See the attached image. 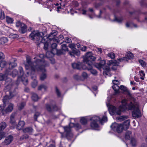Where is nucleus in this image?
Returning <instances> with one entry per match:
<instances>
[{
  "label": "nucleus",
  "mask_w": 147,
  "mask_h": 147,
  "mask_svg": "<svg viewBox=\"0 0 147 147\" xmlns=\"http://www.w3.org/2000/svg\"><path fill=\"white\" fill-rule=\"evenodd\" d=\"M45 33H44L41 32L34 31L29 35V37L32 40L36 42L38 45L42 43L44 45V49L47 50L48 49L49 47L47 42L49 38L48 39L47 37L45 38Z\"/></svg>",
  "instance_id": "nucleus-3"
},
{
  "label": "nucleus",
  "mask_w": 147,
  "mask_h": 147,
  "mask_svg": "<svg viewBox=\"0 0 147 147\" xmlns=\"http://www.w3.org/2000/svg\"><path fill=\"white\" fill-rule=\"evenodd\" d=\"M72 66L74 69H80L81 66L80 63H74L72 64Z\"/></svg>",
  "instance_id": "nucleus-24"
},
{
  "label": "nucleus",
  "mask_w": 147,
  "mask_h": 147,
  "mask_svg": "<svg viewBox=\"0 0 147 147\" xmlns=\"http://www.w3.org/2000/svg\"><path fill=\"white\" fill-rule=\"evenodd\" d=\"M9 37L11 38H17L18 37V36L17 34L11 33L9 35Z\"/></svg>",
  "instance_id": "nucleus-40"
},
{
  "label": "nucleus",
  "mask_w": 147,
  "mask_h": 147,
  "mask_svg": "<svg viewBox=\"0 0 147 147\" xmlns=\"http://www.w3.org/2000/svg\"><path fill=\"white\" fill-rule=\"evenodd\" d=\"M129 110H133L132 116L134 119L140 117L141 116V114L139 109L138 103L134 99L130 102L128 106Z\"/></svg>",
  "instance_id": "nucleus-5"
},
{
  "label": "nucleus",
  "mask_w": 147,
  "mask_h": 147,
  "mask_svg": "<svg viewBox=\"0 0 147 147\" xmlns=\"http://www.w3.org/2000/svg\"><path fill=\"white\" fill-rule=\"evenodd\" d=\"M7 75L6 73L4 74H0V81L5 80L6 86L4 90L7 94H9V98L10 99L17 95V88L13 85L11 79L7 77Z\"/></svg>",
  "instance_id": "nucleus-2"
},
{
  "label": "nucleus",
  "mask_w": 147,
  "mask_h": 147,
  "mask_svg": "<svg viewBox=\"0 0 147 147\" xmlns=\"http://www.w3.org/2000/svg\"><path fill=\"white\" fill-rule=\"evenodd\" d=\"M27 26L24 24L21 25V26L19 30L20 32L22 34L25 33L27 31Z\"/></svg>",
  "instance_id": "nucleus-18"
},
{
  "label": "nucleus",
  "mask_w": 147,
  "mask_h": 147,
  "mask_svg": "<svg viewBox=\"0 0 147 147\" xmlns=\"http://www.w3.org/2000/svg\"><path fill=\"white\" fill-rule=\"evenodd\" d=\"M45 107L46 110L49 112H52L58 110V108L56 105L55 104H48L45 105Z\"/></svg>",
  "instance_id": "nucleus-11"
},
{
  "label": "nucleus",
  "mask_w": 147,
  "mask_h": 147,
  "mask_svg": "<svg viewBox=\"0 0 147 147\" xmlns=\"http://www.w3.org/2000/svg\"><path fill=\"white\" fill-rule=\"evenodd\" d=\"M19 69L20 75L18 77V80H21L23 84L25 85H26L28 84V80L27 77L24 76V72L23 68L21 67H19Z\"/></svg>",
  "instance_id": "nucleus-10"
},
{
  "label": "nucleus",
  "mask_w": 147,
  "mask_h": 147,
  "mask_svg": "<svg viewBox=\"0 0 147 147\" xmlns=\"http://www.w3.org/2000/svg\"><path fill=\"white\" fill-rule=\"evenodd\" d=\"M31 98L32 100L35 101H36L40 99L38 95L36 93L33 92L32 93Z\"/></svg>",
  "instance_id": "nucleus-21"
},
{
  "label": "nucleus",
  "mask_w": 147,
  "mask_h": 147,
  "mask_svg": "<svg viewBox=\"0 0 147 147\" xmlns=\"http://www.w3.org/2000/svg\"><path fill=\"white\" fill-rule=\"evenodd\" d=\"M25 125V122L24 121H20L17 127V129L20 130L22 129Z\"/></svg>",
  "instance_id": "nucleus-20"
},
{
  "label": "nucleus",
  "mask_w": 147,
  "mask_h": 147,
  "mask_svg": "<svg viewBox=\"0 0 147 147\" xmlns=\"http://www.w3.org/2000/svg\"><path fill=\"white\" fill-rule=\"evenodd\" d=\"M74 127L77 130H78L81 128L80 125L78 123H76L74 125Z\"/></svg>",
  "instance_id": "nucleus-46"
},
{
  "label": "nucleus",
  "mask_w": 147,
  "mask_h": 147,
  "mask_svg": "<svg viewBox=\"0 0 147 147\" xmlns=\"http://www.w3.org/2000/svg\"><path fill=\"white\" fill-rule=\"evenodd\" d=\"M92 122L91 123V126L93 129H95L98 127L97 121H100V118L98 117H92L90 119Z\"/></svg>",
  "instance_id": "nucleus-12"
},
{
  "label": "nucleus",
  "mask_w": 147,
  "mask_h": 147,
  "mask_svg": "<svg viewBox=\"0 0 147 147\" xmlns=\"http://www.w3.org/2000/svg\"><path fill=\"white\" fill-rule=\"evenodd\" d=\"M119 89L123 90L124 91H127V88L123 86H121L120 87H119Z\"/></svg>",
  "instance_id": "nucleus-50"
},
{
  "label": "nucleus",
  "mask_w": 147,
  "mask_h": 147,
  "mask_svg": "<svg viewBox=\"0 0 147 147\" xmlns=\"http://www.w3.org/2000/svg\"><path fill=\"white\" fill-rule=\"evenodd\" d=\"M82 76L84 78L86 79L88 77V75L87 73L85 72H84L82 74Z\"/></svg>",
  "instance_id": "nucleus-49"
},
{
  "label": "nucleus",
  "mask_w": 147,
  "mask_h": 147,
  "mask_svg": "<svg viewBox=\"0 0 147 147\" xmlns=\"http://www.w3.org/2000/svg\"><path fill=\"white\" fill-rule=\"evenodd\" d=\"M59 39H60L61 40H62L64 38V37L63 35H60L59 36Z\"/></svg>",
  "instance_id": "nucleus-64"
},
{
  "label": "nucleus",
  "mask_w": 147,
  "mask_h": 147,
  "mask_svg": "<svg viewBox=\"0 0 147 147\" xmlns=\"http://www.w3.org/2000/svg\"><path fill=\"white\" fill-rule=\"evenodd\" d=\"M40 113L38 112H36L34 116V118L35 121H37V117L40 116Z\"/></svg>",
  "instance_id": "nucleus-41"
},
{
  "label": "nucleus",
  "mask_w": 147,
  "mask_h": 147,
  "mask_svg": "<svg viewBox=\"0 0 147 147\" xmlns=\"http://www.w3.org/2000/svg\"><path fill=\"white\" fill-rule=\"evenodd\" d=\"M55 35L54 34V33H51L49 36V40L51 42L50 43H51V47L52 50L51 52H47L46 53V56L48 57V55L49 54L51 53L52 54L55 53V51L57 47V44L55 43H53L52 42H55L57 43H59V40L58 38L57 37H55Z\"/></svg>",
  "instance_id": "nucleus-7"
},
{
  "label": "nucleus",
  "mask_w": 147,
  "mask_h": 147,
  "mask_svg": "<svg viewBox=\"0 0 147 147\" xmlns=\"http://www.w3.org/2000/svg\"><path fill=\"white\" fill-rule=\"evenodd\" d=\"M74 45L73 44H70L69 45V47L70 48H71V49H75L74 48Z\"/></svg>",
  "instance_id": "nucleus-57"
},
{
  "label": "nucleus",
  "mask_w": 147,
  "mask_h": 147,
  "mask_svg": "<svg viewBox=\"0 0 147 147\" xmlns=\"http://www.w3.org/2000/svg\"><path fill=\"white\" fill-rule=\"evenodd\" d=\"M127 100L124 99L122 101V105L119 107V110L122 111H123L127 109Z\"/></svg>",
  "instance_id": "nucleus-15"
},
{
  "label": "nucleus",
  "mask_w": 147,
  "mask_h": 147,
  "mask_svg": "<svg viewBox=\"0 0 147 147\" xmlns=\"http://www.w3.org/2000/svg\"><path fill=\"white\" fill-rule=\"evenodd\" d=\"M55 91L57 96L58 97H60L61 96V93L57 87L56 86L55 87Z\"/></svg>",
  "instance_id": "nucleus-45"
},
{
  "label": "nucleus",
  "mask_w": 147,
  "mask_h": 147,
  "mask_svg": "<svg viewBox=\"0 0 147 147\" xmlns=\"http://www.w3.org/2000/svg\"><path fill=\"white\" fill-rule=\"evenodd\" d=\"M96 59L95 57L93 56L92 53L91 52L87 53L84 59V62L86 63L87 65L86 67L84 66L82 67V68L84 69H87L88 70H90L92 74L96 75L97 74V71L95 69H92V61H94Z\"/></svg>",
  "instance_id": "nucleus-4"
},
{
  "label": "nucleus",
  "mask_w": 147,
  "mask_h": 147,
  "mask_svg": "<svg viewBox=\"0 0 147 147\" xmlns=\"http://www.w3.org/2000/svg\"><path fill=\"white\" fill-rule=\"evenodd\" d=\"M46 63H47L46 66H45V70L43 71H41V72H42V73L40 75V80L42 81L44 80L47 77V75L45 73V72L46 71V70L45 69V67L48 66L49 64L47 61H46Z\"/></svg>",
  "instance_id": "nucleus-17"
},
{
  "label": "nucleus",
  "mask_w": 147,
  "mask_h": 147,
  "mask_svg": "<svg viewBox=\"0 0 147 147\" xmlns=\"http://www.w3.org/2000/svg\"><path fill=\"white\" fill-rule=\"evenodd\" d=\"M122 20L123 19L121 18H115V20L119 23L121 22L122 21Z\"/></svg>",
  "instance_id": "nucleus-55"
},
{
  "label": "nucleus",
  "mask_w": 147,
  "mask_h": 147,
  "mask_svg": "<svg viewBox=\"0 0 147 147\" xmlns=\"http://www.w3.org/2000/svg\"><path fill=\"white\" fill-rule=\"evenodd\" d=\"M130 123V120L129 119L125 121L123 124L114 123L112 124L111 127L113 131L120 133H121L123 129H127L129 127Z\"/></svg>",
  "instance_id": "nucleus-6"
},
{
  "label": "nucleus",
  "mask_w": 147,
  "mask_h": 147,
  "mask_svg": "<svg viewBox=\"0 0 147 147\" xmlns=\"http://www.w3.org/2000/svg\"><path fill=\"white\" fill-rule=\"evenodd\" d=\"M0 43L1 44H4L8 41V39L5 37H2L0 39Z\"/></svg>",
  "instance_id": "nucleus-27"
},
{
  "label": "nucleus",
  "mask_w": 147,
  "mask_h": 147,
  "mask_svg": "<svg viewBox=\"0 0 147 147\" xmlns=\"http://www.w3.org/2000/svg\"><path fill=\"white\" fill-rule=\"evenodd\" d=\"M37 84V82L36 81H34L32 83V86L33 88H35Z\"/></svg>",
  "instance_id": "nucleus-54"
},
{
  "label": "nucleus",
  "mask_w": 147,
  "mask_h": 147,
  "mask_svg": "<svg viewBox=\"0 0 147 147\" xmlns=\"http://www.w3.org/2000/svg\"><path fill=\"white\" fill-rule=\"evenodd\" d=\"M4 54L1 52H0V60H1L5 58Z\"/></svg>",
  "instance_id": "nucleus-52"
},
{
  "label": "nucleus",
  "mask_w": 147,
  "mask_h": 147,
  "mask_svg": "<svg viewBox=\"0 0 147 147\" xmlns=\"http://www.w3.org/2000/svg\"><path fill=\"white\" fill-rule=\"evenodd\" d=\"M72 52L75 55H76L77 56H79L80 55V51L76 49H72Z\"/></svg>",
  "instance_id": "nucleus-30"
},
{
  "label": "nucleus",
  "mask_w": 147,
  "mask_h": 147,
  "mask_svg": "<svg viewBox=\"0 0 147 147\" xmlns=\"http://www.w3.org/2000/svg\"><path fill=\"white\" fill-rule=\"evenodd\" d=\"M117 110L116 107L113 105H110L109 108V111L111 114L113 115L116 113L118 115H120L121 112L122 111H120L119 109L118 111H117Z\"/></svg>",
  "instance_id": "nucleus-13"
},
{
  "label": "nucleus",
  "mask_w": 147,
  "mask_h": 147,
  "mask_svg": "<svg viewBox=\"0 0 147 147\" xmlns=\"http://www.w3.org/2000/svg\"><path fill=\"white\" fill-rule=\"evenodd\" d=\"M13 139V137L11 135H9L6 137L3 142L4 145H7L11 143Z\"/></svg>",
  "instance_id": "nucleus-16"
},
{
  "label": "nucleus",
  "mask_w": 147,
  "mask_h": 147,
  "mask_svg": "<svg viewBox=\"0 0 147 147\" xmlns=\"http://www.w3.org/2000/svg\"><path fill=\"white\" fill-rule=\"evenodd\" d=\"M28 137V135L24 134L22 136L20 137V139L22 140L25 139L27 138Z\"/></svg>",
  "instance_id": "nucleus-53"
},
{
  "label": "nucleus",
  "mask_w": 147,
  "mask_h": 147,
  "mask_svg": "<svg viewBox=\"0 0 147 147\" xmlns=\"http://www.w3.org/2000/svg\"><path fill=\"white\" fill-rule=\"evenodd\" d=\"M127 117L126 116H121L118 118V119L120 121H122L123 120L127 119Z\"/></svg>",
  "instance_id": "nucleus-43"
},
{
  "label": "nucleus",
  "mask_w": 147,
  "mask_h": 147,
  "mask_svg": "<svg viewBox=\"0 0 147 147\" xmlns=\"http://www.w3.org/2000/svg\"><path fill=\"white\" fill-rule=\"evenodd\" d=\"M15 114H12L11 115L10 117V123L14 126H16L17 125V124H16L14 119L15 116Z\"/></svg>",
  "instance_id": "nucleus-22"
},
{
  "label": "nucleus",
  "mask_w": 147,
  "mask_h": 147,
  "mask_svg": "<svg viewBox=\"0 0 147 147\" xmlns=\"http://www.w3.org/2000/svg\"><path fill=\"white\" fill-rule=\"evenodd\" d=\"M86 47L85 46H83L81 49V50L82 51H86Z\"/></svg>",
  "instance_id": "nucleus-60"
},
{
  "label": "nucleus",
  "mask_w": 147,
  "mask_h": 147,
  "mask_svg": "<svg viewBox=\"0 0 147 147\" xmlns=\"http://www.w3.org/2000/svg\"><path fill=\"white\" fill-rule=\"evenodd\" d=\"M55 53L53 54H57V55H59L61 54H62L64 53V51H63L62 49L58 50L57 49H55Z\"/></svg>",
  "instance_id": "nucleus-28"
},
{
  "label": "nucleus",
  "mask_w": 147,
  "mask_h": 147,
  "mask_svg": "<svg viewBox=\"0 0 147 147\" xmlns=\"http://www.w3.org/2000/svg\"><path fill=\"white\" fill-rule=\"evenodd\" d=\"M131 132L130 131H127L125 133V138L126 139L129 140L131 137Z\"/></svg>",
  "instance_id": "nucleus-26"
},
{
  "label": "nucleus",
  "mask_w": 147,
  "mask_h": 147,
  "mask_svg": "<svg viewBox=\"0 0 147 147\" xmlns=\"http://www.w3.org/2000/svg\"><path fill=\"white\" fill-rule=\"evenodd\" d=\"M112 88L116 92H117L118 90L119 89V87L117 85H113L112 86Z\"/></svg>",
  "instance_id": "nucleus-38"
},
{
  "label": "nucleus",
  "mask_w": 147,
  "mask_h": 147,
  "mask_svg": "<svg viewBox=\"0 0 147 147\" xmlns=\"http://www.w3.org/2000/svg\"><path fill=\"white\" fill-rule=\"evenodd\" d=\"M13 105L11 103H9L6 109V113L11 112L13 109Z\"/></svg>",
  "instance_id": "nucleus-23"
},
{
  "label": "nucleus",
  "mask_w": 147,
  "mask_h": 147,
  "mask_svg": "<svg viewBox=\"0 0 147 147\" xmlns=\"http://www.w3.org/2000/svg\"><path fill=\"white\" fill-rule=\"evenodd\" d=\"M134 80L137 82H139V78L137 76H135L134 78Z\"/></svg>",
  "instance_id": "nucleus-58"
},
{
  "label": "nucleus",
  "mask_w": 147,
  "mask_h": 147,
  "mask_svg": "<svg viewBox=\"0 0 147 147\" xmlns=\"http://www.w3.org/2000/svg\"><path fill=\"white\" fill-rule=\"evenodd\" d=\"M73 77L74 79L76 80H78L79 78V77L78 75H74Z\"/></svg>",
  "instance_id": "nucleus-62"
},
{
  "label": "nucleus",
  "mask_w": 147,
  "mask_h": 147,
  "mask_svg": "<svg viewBox=\"0 0 147 147\" xmlns=\"http://www.w3.org/2000/svg\"><path fill=\"white\" fill-rule=\"evenodd\" d=\"M133 55L130 52L128 53L125 57H123L122 58H120L118 59L119 61H128V60L132 58L133 57Z\"/></svg>",
  "instance_id": "nucleus-14"
},
{
  "label": "nucleus",
  "mask_w": 147,
  "mask_h": 147,
  "mask_svg": "<svg viewBox=\"0 0 147 147\" xmlns=\"http://www.w3.org/2000/svg\"><path fill=\"white\" fill-rule=\"evenodd\" d=\"M80 122L83 125H85L87 123V120L84 117L82 118L80 120Z\"/></svg>",
  "instance_id": "nucleus-37"
},
{
  "label": "nucleus",
  "mask_w": 147,
  "mask_h": 147,
  "mask_svg": "<svg viewBox=\"0 0 147 147\" xmlns=\"http://www.w3.org/2000/svg\"><path fill=\"white\" fill-rule=\"evenodd\" d=\"M0 18L1 20H3L5 18V15L4 12H1L0 14Z\"/></svg>",
  "instance_id": "nucleus-51"
},
{
  "label": "nucleus",
  "mask_w": 147,
  "mask_h": 147,
  "mask_svg": "<svg viewBox=\"0 0 147 147\" xmlns=\"http://www.w3.org/2000/svg\"><path fill=\"white\" fill-rule=\"evenodd\" d=\"M60 44H61V49L64 52L67 51H68V48L66 45L65 44V42H62Z\"/></svg>",
  "instance_id": "nucleus-25"
},
{
  "label": "nucleus",
  "mask_w": 147,
  "mask_h": 147,
  "mask_svg": "<svg viewBox=\"0 0 147 147\" xmlns=\"http://www.w3.org/2000/svg\"><path fill=\"white\" fill-rule=\"evenodd\" d=\"M138 62L140 65L143 67H145L146 66V62L142 59H139Z\"/></svg>",
  "instance_id": "nucleus-35"
},
{
  "label": "nucleus",
  "mask_w": 147,
  "mask_h": 147,
  "mask_svg": "<svg viewBox=\"0 0 147 147\" xmlns=\"http://www.w3.org/2000/svg\"><path fill=\"white\" fill-rule=\"evenodd\" d=\"M140 74L141 77L140 78L142 79V80H144V77L145 76V74L144 73V71L143 70H141L139 71V72Z\"/></svg>",
  "instance_id": "nucleus-32"
},
{
  "label": "nucleus",
  "mask_w": 147,
  "mask_h": 147,
  "mask_svg": "<svg viewBox=\"0 0 147 147\" xmlns=\"http://www.w3.org/2000/svg\"><path fill=\"white\" fill-rule=\"evenodd\" d=\"M6 127V124L4 122H2L0 125V132L1 130L4 129ZM0 135H1V132H0Z\"/></svg>",
  "instance_id": "nucleus-29"
},
{
  "label": "nucleus",
  "mask_w": 147,
  "mask_h": 147,
  "mask_svg": "<svg viewBox=\"0 0 147 147\" xmlns=\"http://www.w3.org/2000/svg\"><path fill=\"white\" fill-rule=\"evenodd\" d=\"M7 65V63L6 61H3L0 63V67L1 68L5 67Z\"/></svg>",
  "instance_id": "nucleus-33"
},
{
  "label": "nucleus",
  "mask_w": 147,
  "mask_h": 147,
  "mask_svg": "<svg viewBox=\"0 0 147 147\" xmlns=\"http://www.w3.org/2000/svg\"><path fill=\"white\" fill-rule=\"evenodd\" d=\"M47 88V87L45 85L42 84L39 86L38 88V90H41L42 89H44L45 90H46Z\"/></svg>",
  "instance_id": "nucleus-36"
},
{
  "label": "nucleus",
  "mask_w": 147,
  "mask_h": 147,
  "mask_svg": "<svg viewBox=\"0 0 147 147\" xmlns=\"http://www.w3.org/2000/svg\"><path fill=\"white\" fill-rule=\"evenodd\" d=\"M106 61L105 60H102L99 63L97 64V68H102L104 69V71L103 74L104 75L108 76L109 74L110 71V68L109 66L111 64L114 63L113 61L111 60L108 61L107 63L108 66H105Z\"/></svg>",
  "instance_id": "nucleus-8"
},
{
  "label": "nucleus",
  "mask_w": 147,
  "mask_h": 147,
  "mask_svg": "<svg viewBox=\"0 0 147 147\" xmlns=\"http://www.w3.org/2000/svg\"><path fill=\"white\" fill-rule=\"evenodd\" d=\"M69 54L71 56V57H74V53H73V52L72 51L71 52H69Z\"/></svg>",
  "instance_id": "nucleus-63"
},
{
  "label": "nucleus",
  "mask_w": 147,
  "mask_h": 147,
  "mask_svg": "<svg viewBox=\"0 0 147 147\" xmlns=\"http://www.w3.org/2000/svg\"><path fill=\"white\" fill-rule=\"evenodd\" d=\"M131 142L132 146H135L136 144V139L134 138H132L131 139Z\"/></svg>",
  "instance_id": "nucleus-39"
},
{
  "label": "nucleus",
  "mask_w": 147,
  "mask_h": 147,
  "mask_svg": "<svg viewBox=\"0 0 147 147\" xmlns=\"http://www.w3.org/2000/svg\"><path fill=\"white\" fill-rule=\"evenodd\" d=\"M6 73L7 75H11L13 77H14L18 74V72L16 70L14 69L12 71V73L11 74L10 72H9L8 70H6Z\"/></svg>",
  "instance_id": "nucleus-19"
},
{
  "label": "nucleus",
  "mask_w": 147,
  "mask_h": 147,
  "mask_svg": "<svg viewBox=\"0 0 147 147\" xmlns=\"http://www.w3.org/2000/svg\"><path fill=\"white\" fill-rule=\"evenodd\" d=\"M65 131L66 132L65 135L63 133L60 132L61 135V137L64 138L65 137L68 140H70L73 137V134L71 131L70 126H66L64 127Z\"/></svg>",
  "instance_id": "nucleus-9"
},
{
  "label": "nucleus",
  "mask_w": 147,
  "mask_h": 147,
  "mask_svg": "<svg viewBox=\"0 0 147 147\" xmlns=\"http://www.w3.org/2000/svg\"><path fill=\"white\" fill-rule=\"evenodd\" d=\"M132 25H133L134 26V27H137V25L136 24H134L133 23H131L130 24H129L128 22L126 23V27L128 28V27H130V26H131Z\"/></svg>",
  "instance_id": "nucleus-48"
},
{
  "label": "nucleus",
  "mask_w": 147,
  "mask_h": 147,
  "mask_svg": "<svg viewBox=\"0 0 147 147\" xmlns=\"http://www.w3.org/2000/svg\"><path fill=\"white\" fill-rule=\"evenodd\" d=\"M113 82L114 85H117L119 83V81L117 80H113Z\"/></svg>",
  "instance_id": "nucleus-59"
},
{
  "label": "nucleus",
  "mask_w": 147,
  "mask_h": 147,
  "mask_svg": "<svg viewBox=\"0 0 147 147\" xmlns=\"http://www.w3.org/2000/svg\"><path fill=\"white\" fill-rule=\"evenodd\" d=\"M21 22H16V26L18 27H19L20 26H21V25L22 24Z\"/></svg>",
  "instance_id": "nucleus-56"
},
{
  "label": "nucleus",
  "mask_w": 147,
  "mask_h": 147,
  "mask_svg": "<svg viewBox=\"0 0 147 147\" xmlns=\"http://www.w3.org/2000/svg\"><path fill=\"white\" fill-rule=\"evenodd\" d=\"M32 128L28 127L24 129L23 131L25 133H31L32 131Z\"/></svg>",
  "instance_id": "nucleus-31"
},
{
  "label": "nucleus",
  "mask_w": 147,
  "mask_h": 147,
  "mask_svg": "<svg viewBox=\"0 0 147 147\" xmlns=\"http://www.w3.org/2000/svg\"><path fill=\"white\" fill-rule=\"evenodd\" d=\"M25 105V104L24 102H22L20 103L19 106V109H22L23 108Z\"/></svg>",
  "instance_id": "nucleus-47"
},
{
  "label": "nucleus",
  "mask_w": 147,
  "mask_h": 147,
  "mask_svg": "<svg viewBox=\"0 0 147 147\" xmlns=\"http://www.w3.org/2000/svg\"><path fill=\"white\" fill-rule=\"evenodd\" d=\"M49 60L52 64H54L55 63V60L53 58L50 59Z\"/></svg>",
  "instance_id": "nucleus-61"
},
{
  "label": "nucleus",
  "mask_w": 147,
  "mask_h": 147,
  "mask_svg": "<svg viewBox=\"0 0 147 147\" xmlns=\"http://www.w3.org/2000/svg\"><path fill=\"white\" fill-rule=\"evenodd\" d=\"M108 56L110 57L112 59H113L115 58V55L113 53H111L108 54Z\"/></svg>",
  "instance_id": "nucleus-44"
},
{
  "label": "nucleus",
  "mask_w": 147,
  "mask_h": 147,
  "mask_svg": "<svg viewBox=\"0 0 147 147\" xmlns=\"http://www.w3.org/2000/svg\"><path fill=\"white\" fill-rule=\"evenodd\" d=\"M6 20L7 22L9 24H12L13 21L12 18L8 16H7L6 17Z\"/></svg>",
  "instance_id": "nucleus-34"
},
{
  "label": "nucleus",
  "mask_w": 147,
  "mask_h": 147,
  "mask_svg": "<svg viewBox=\"0 0 147 147\" xmlns=\"http://www.w3.org/2000/svg\"><path fill=\"white\" fill-rule=\"evenodd\" d=\"M107 117L106 116H104L101 120L100 119V121H100V122L102 123L104 122H105L107 121Z\"/></svg>",
  "instance_id": "nucleus-42"
},
{
  "label": "nucleus",
  "mask_w": 147,
  "mask_h": 147,
  "mask_svg": "<svg viewBox=\"0 0 147 147\" xmlns=\"http://www.w3.org/2000/svg\"><path fill=\"white\" fill-rule=\"evenodd\" d=\"M26 63L25 64V68L27 70L30 69L32 74L39 71H43L45 70V67L46 66L47 63L46 61L43 59H38L32 63L30 57L27 55L26 56Z\"/></svg>",
  "instance_id": "nucleus-1"
}]
</instances>
